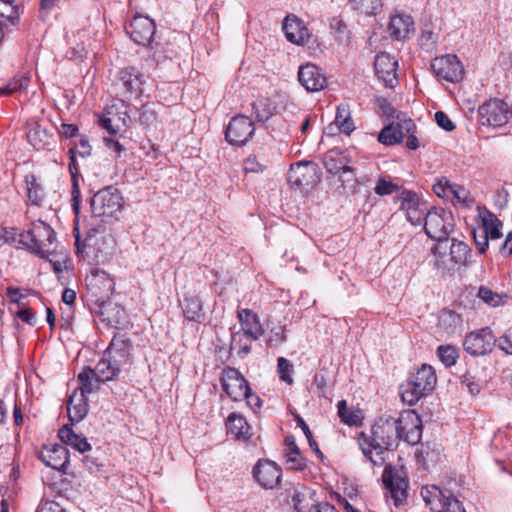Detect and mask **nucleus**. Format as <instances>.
Listing matches in <instances>:
<instances>
[{"label":"nucleus","mask_w":512,"mask_h":512,"mask_svg":"<svg viewBox=\"0 0 512 512\" xmlns=\"http://www.w3.org/2000/svg\"><path fill=\"white\" fill-rule=\"evenodd\" d=\"M401 426L393 417L379 418L371 427L370 434L361 432L358 437L359 446L364 456L377 467L385 465V451L393 449L399 439Z\"/></svg>","instance_id":"1"},{"label":"nucleus","mask_w":512,"mask_h":512,"mask_svg":"<svg viewBox=\"0 0 512 512\" xmlns=\"http://www.w3.org/2000/svg\"><path fill=\"white\" fill-rule=\"evenodd\" d=\"M114 285V281L103 270L92 272L88 284L93 296L96 297L92 311L102 317L103 322H107L111 326L119 324L124 315V310L109 300L113 294Z\"/></svg>","instance_id":"2"},{"label":"nucleus","mask_w":512,"mask_h":512,"mask_svg":"<svg viewBox=\"0 0 512 512\" xmlns=\"http://www.w3.org/2000/svg\"><path fill=\"white\" fill-rule=\"evenodd\" d=\"M6 242H13L19 248H25L35 255L46 258L51 253V246L56 241L54 230L45 222L37 220L31 228L18 235L5 231Z\"/></svg>","instance_id":"3"},{"label":"nucleus","mask_w":512,"mask_h":512,"mask_svg":"<svg viewBox=\"0 0 512 512\" xmlns=\"http://www.w3.org/2000/svg\"><path fill=\"white\" fill-rule=\"evenodd\" d=\"M90 206L93 216L103 222L117 220L123 207V197L117 188L107 186L92 196Z\"/></svg>","instance_id":"4"},{"label":"nucleus","mask_w":512,"mask_h":512,"mask_svg":"<svg viewBox=\"0 0 512 512\" xmlns=\"http://www.w3.org/2000/svg\"><path fill=\"white\" fill-rule=\"evenodd\" d=\"M144 76L134 67L119 69L112 79V88L122 101L139 98L143 89Z\"/></svg>","instance_id":"5"},{"label":"nucleus","mask_w":512,"mask_h":512,"mask_svg":"<svg viewBox=\"0 0 512 512\" xmlns=\"http://www.w3.org/2000/svg\"><path fill=\"white\" fill-rule=\"evenodd\" d=\"M424 230L428 237L435 241L448 239L454 229L452 212L442 208L432 207L423 220Z\"/></svg>","instance_id":"6"},{"label":"nucleus","mask_w":512,"mask_h":512,"mask_svg":"<svg viewBox=\"0 0 512 512\" xmlns=\"http://www.w3.org/2000/svg\"><path fill=\"white\" fill-rule=\"evenodd\" d=\"M382 481L387 490V500L391 499L396 507L402 505L408 496L409 482L407 478L398 471L395 472L392 466L388 465L383 471Z\"/></svg>","instance_id":"7"},{"label":"nucleus","mask_w":512,"mask_h":512,"mask_svg":"<svg viewBox=\"0 0 512 512\" xmlns=\"http://www.w3.org/2000/svg\"><path fill=\"white\" fill-rule=\"evenodd\" d=\"M431 68L439 80L451 83L459 82L464 76V67L454 54L435 57L431 61Z\"/></svg>","instance_id":"8"},{"label":"nucleus","mask_w":512,"mask_h":512,"mask_svg":"<svg viewBox=\"0 0 512 512\" xmlns=\"http://www.w3.org/2000/svg\"><path fill=\"white\" fill-rule=\"evenodd\" d=\"M254 122L245 115H237L231 118L226 131L225 138L233 146L245 145L254 135Z\"/></svg>","instance_id":"9"},{"label":"nucleus","mask_w":512,"mask_h":512,"mask_svg":"<svg viewBox=\"0 0 512 512\" xmlns=\"http://www.w3.org/2000/svg\"><path fill=\"white\" fill-rule=\"evenodd\" d=\"M481 125L502 127L510 117L508 105L499 99H491L482 104L478 109Z\"/></svg>","instance_id":"10"},{"label":"nucleus","mask_w":512,"mask_h":512,"mask_svg":"<svg viewBox=\"0 0 512 512\" xmlns=\"http://www.w3.org/2000/svg\"><path fill=\"white\" fill-rule=\"evenodd\" d=\"M496 338L489 327H485L465 336L464 350L472 356H483L492 352Z\"/></svg>","instance_id":"11"},{"label":"nucleus","mask_w":512,"mask_h":512,"mask_svg":"<svg viewBox=\"0 0 512 512\" xmlns=\"http://www.w3.org/2000/svg\"><path fill=\"white\" fill-rule=\"evenodd\" d=\"M221 384L225 393L233 401H241L244 397H248L251 392L247 380L236 368L227 367L223 370Z\"/></svg>","instance_id":"12"},{"label":"nucleus","mask_w":512,"mask_h":512,"mask_svg":"<svg viewBox=\"0 0 512 512\" xmlns=\"http://www.w3.org/2000/svg\"><path fill=\"white\" fill-rule=\"evenodd\" d=\"M400 200V209L405 212L407 220L414 226L421 225L428 211L426 202L409 190L401 192Z\"/></svg>","instance_id":"13"},{"label":"nucleus","mask_w":512,"mask_h":512,"mask_svg":"<svg viewBox=\"0 0 512 512\" xmlns=\"http://www.w3.org/2000/svg\"><path fill=\"white\" fill-rule=\"evenodd\" d=\"M125 29L136 44L147 45L153 39L156 26L155 22L148 16L136 15Z\"/></svg>","instance_id":"14"},{"label":"nucleus","mask_w":512,"mask_h":512,"mask_svg":"<svg viewBox=\"0 0 512 512\" xmlns=\"http://www.w3.org/2000/svg\"><path fill=\"white\" fill-rule=\"evenodd\" d=\"M397 426H401L399 439L409 444H417L422 437V421L415 411H405L397 418Z\"/></svg>","instance_id":"15"},{"label":"nucleus","mask_w":512,"mask_h":512,"mask_svg":"<svg viewBox=\"0 0 512 512\" xmlns=\"http://www.w3.org/2000/svg\"><path fill=\"white\" fill-rule=\"evenodd\" d=\"M323 165L329 174L337 175L342 173L351 176L347 179L339 178L343 186H345L346 183L356 182L354 169L347 165V158L344 153L337 150L328 151L323 157Z\"/></svg>","instance_id":"16"},{"label":"nucleus","mask_w":512,"mask_h":512,"mask_svg":"<svg viewBox=\"0 0 512 512\" xmlns=\"http://www.w3.org/2000/svg\"><path fill=\"white\" fill-rule=\"evenodd\" d=\"M253 477L265 489L275 488L281 481V468L270 460H259L253 468Z\"/></svg>","instance_id":"17"},{"label":"nucleus","mask_w":512,"mask_h":512,"mask_svg":"<svg viewBox=\"0 0 512 512\" xmlns=\"http://www.w3.org/2000/svg\"><path fill=\"white\" fill-rule=\"evenodd\" d=\"M398 62L387 52H380L374 60L375 73L379 80L387 87L393 88L397 84L396 71Z\"/></svg>","instance_id":"18"},{"label":"nucleus","mask_w":512,"mask_h":512,"mask_svg":"<svg viewBox=\"0 0 512 512\" xmlns=\"http://www.w3.org/2000/svg\"><path fill=\"white\" fill-rule=\"evenodd\" d=\"M317 165L310 162H299L291 165L288 180L289 182L299 188L312 186L316 182Z\"/></svg>","instance_id":"19"},{"label":"nucleus","mask_w":512,"mask_h":512,"mask_svg":"<svg viewBox=\"0 0 512 512\" xmlns=\"http://www.w3.org/2000/svg\"><path fill=\"white\" fill-rule=\"evenodd\" d=\"M298 80L310 92L320 91L327 84L326 76L318 66L312 63H307L299 68Z\"/></svg>","instance_id":"20"},{"label":"nucleus","mask_w":512,"mask_h":512,"mask_svg":"<svg viewBox=\"0 0 512 512\" xmlns=\"http://www.w3.org/2000/svg\"><path fill=\"white\" fill-rule=\"evenodd\" d=\"M282 30L286 39L296 45H304L310 38V32L305 23L296 15H287Z\"/></svg>","instance_id":"21"},{"label":"nucleus","mask_w":512,"mask_h":512,"mask_svg":"<svg viewBox=\"0 0 512 512\" xmlns=\"http://www.w3.org/2000/svg\"><path fill=\"white\" fill-rule=\"evenodd\" d=\"M39 459L54 470L65 472L69 464V450L62 444L44 447L39 453Z\"/></svg>","instance_id":"22"},{"label":"nucleus","mask_w":512,"mask_h":512,"mask_svg":"<svg viewBox=\"0 0 512 512\" xmlns=\"http://www.w3.org/2000/svg\"><path fill=\"white\" fill-rule=\"evenodd\" d=\"M68 155H69V159H70L69 164H68V170L71 174V183H72V187H71L72 209L77 218L80 213L81 194H80V188H79V178L81 177V174H80L79 168L77 166V162H76L77 154L74 152V150L69 149ZM77 224H78V222L76 220L75 228H74V231L76 232V235H75L76 241L79 240V232H78Z\"/></svg>","instance_id":"23"},{"label":"nucleus","mask_w":512,"mask_h":512,"mask_svg":"<svg viewBox=\"0 0 512 512\" xmlns=\"http://www.w3.org/2000/svg\"><path fill=\"white\" fill-rule=\"evenodd\" d=\"M130 350V340L125 335L118 333L114 335L104 353L113 358L114 362L127 367L130 364Z\"/></svg>","instance_id":"24"},{"label":"nucleus","mask_w":512,"mask_h":512,"mask_svg":"<svg viewBox=\"0 0 512 512\" xmlns=\"http://www.w3.org/2000/svg\"><path fill=\"white\" fill-rule=\"evenodd\" d=\"M237 318L241 324L244 335L250 340H258L263 334L264 329L260 323L258 315L251 309H239Z\"/></svg>","instance_id":"25"},{"label":"nucleus","mask_w":512,"mask_h":512,"mask_svg":"<svg viewBox=\"0 0 512 512\" xmlns=\"http://www.w3.org/2000/svg\"><path fill=\"white\" fill-rule=\"evenodd\" d=\"M316 493L304 485L295 488L292 502L297 512H315L321 504L316 498Z\"/></svg>","instance_id":"26"},{"label":"nucleus","mask_w":512,"mask_h":512,"mask_svg":"<svg viewBox=\"0 0 512 512\" xmlns=\"http://www.w3.org/2000/svg\"><path fill=\"white\" fill-rule=\"evenodd\" d=\"M451 495L452 493L450 491H443L436 485H426L421 489L423 501L432 512H440L443 510L446 500H449Z\"/></svg>","instance_id":"27"},{"label":"nucleus","mask_w":512,"mask_h":512,"mask_svg":"<svg viewBox=\"0 0 512 512\" xmlns=\"http://www.w3.org/2000/svg\"><path fill=\"white\" fill-rule=\"evenodd\" d=\"M180 306L184 317L192 322L202 323L206 319L203 301L199 295L185 294Z\"/></svg>","instance_id":"28"},{"label":"nucleus","mask_w":512,"mask_h":512,"mask_svg":"<svg viewBox=\"0 0 512 512\" xmlns=\"http://www.w3.org/2000/svg\"><path fill=\"white\" fill-rule=\"evenodd\" d=\"M388 31L393 39L404 40L414 32V21L409 15L396 14L390 19Z\"/></svg>","instance_id":"29"},{"label":"nucleus","mask_w":512,"mask_h":512,"mask_svg":"<svg viewBox=\"0 0 512 512\" xmlns=\"http://www.w3.org/2000/svg\"><path fill=\"white\" fill-rule=\"evenodd\" d=\"M89 405L86 395L73 391L67 402V412L70 422L79 423L88 413Z\"/></svg>","instance_id":"30"},{"label":"nucleus","mask_w":512,"mask_h":512,"mask_svg":"<svg viewBox=\"0 0 512 512\" xmlns=\"http://www.w3.org/2000/svg\"><path fill=\"white\" fill-rule=\"evenodd\" d=\"M96 371L89 367L85 366L79 372L77 376L78 387L75 391H78L87 396V394L95 393L100 389L102 380L98 377Z\"/></svg>","instance_id":"31"},{"label":"nucleus","mask_w":512,"mask_h":512,"mask_svg":"<svg viewBox=\"0 0 512 512\" xmlns=\"http://www.w3.org/2000/svg\"><path fill=\"white\" fill-rule=\"evenodd\" d=\"M227 433L236 440L246 441L250 439V426L246 419L239 413L233 412L227 418Z\"/></svg>","instance_id":"32"},{"label":"nucleus","mask_w":512,"mask_h":512,"mask_svg":"<svg viewBox=\"0 0 512 512\" xmlns=\"http://www.w3.org/2000/svg\"><path fill=\"white\" fill-rule=\"evenodd\" d=\"M126 368V366H122L116 361L114 362V359L109 355L104 354L103 358L98 361L93 369L98 373L97 375L100 377V380L106 382L113 381L118 378L121 370Z\"/></svg>","instance_id":"33"},{"label":"nucleus","mask_w":512,"mask_h":512,"mask_svg":"<svg viewBox=\"0 0 512 512\" xmlns=\"http://www.w3.org/2000/svg\"><path fill=\"white\" fill-rule=\"evenodd\" d=\"M413 386L420 388L426 394L430 393L437 382V377L432 366L423 364L413 377Z\"/></svg>","instance_id":"34"},{"label":"nucleus","mask_w":512,"mask_h":512,"mask_svg":"<svg viewBox=\"0 0 512 512\" xmlns=\"http://www.w3.org/2000/svg\"><path fill=\"white\" fill-rule=\"evenodd\" d=\"M60 440L67 445H70L80 453H85L91 450V445L85 437L76 434L71 427L64 425L58 431Z\"/></svg>","instance_id":"35"},{"label":"nucleus","mask_w":512,"mask_h":512,"mask_svg":"<svg viewBox=\"0 0 512 512\" xmlns=\"http://www.w3.org/2000/svg\"><path fill=\"white\" fill-rule=\"evenodd\" d=\"M252 111L256 120L264 123L275 114L276 106L271 99L261 96L254 101Z\"/></svg>","instance_id":"36"},{"label":"nucleus","mask_w":512,"mask_h":512,"mask_svg":"<svg viewBox=\"0 0 512 512\" xmlns=\"http://www.w3.org/2000/svg\"><path fill=\"white\" fill-rule=\"evenodd\" d=\"M334 123L341 132L347 135H350L355 130L349 104L341 103L338 105Z\"/></svg>","instance_id":"37"},{"label":"nucleus","mask_w":512,"mask_h":512,"mask_svg":"<svg viewBox=\"0 0 512 512\" xmlns=\"http://www.w3.org/2000/svg\"><path fill=\"white\" fill-rule=\"evenodd\" d=\"M482 229L490 240H497L502 237L501 227L502 222L491 212L487 211L485 215L481 217Z\"/></svg>","instance_id":"38"},{"label":"nucleus","mask_w":512,"mask_h":512,"mask_svg":"<svg viewBox=\"0 0 512 512\" xmlns=\"http://www.w3.org/2000/svg\"><path fill=\"white\" fill-rule=\"evenodd\" d=\"M450 256L455 264L467 265L471 258V249L465 242L452 239Z\"/></svg>","instance_id":"39"},{"label":"nucleus","mask_w":512,"mask_h":512,"mask_svg":"<svg viewBox=\"0 0 512 512\" xmlns=\"http://www.w3.org/2000/svg\"><path fill=\"white\" fill-rule=\"evenodd\" d=\"M338 416L341 421L349 426H358L362 423V412L361 410H350L345 400H341L337 404Z\"/></svg>","instance_id":"40"},{"label":"nucleus","mask_w":512,"mask_h":512,"mask_svg":"<svg viewBox=\"0 0 512 512\" xmlns=\"http://www.w3.org/2000/svg\"><path fill=\"white\" fill-rule=\"evenodd\" d=\"M30 144L37 150L45 148L49 144L50 135L46 128L35 124L27 133Z\"/></svg>","instance_id":"41"},{"label":"nucleus","mask_w":512,"mask_h":512,"mask_svg":"<svg viewBox=\"0 0 512 512\" xmlns=\"http://www.w3.org/2000/svg\"><path fill=\"white\" fill-rule=\"evenodd\" d=\"M26 188H27V196L30 202L33 205L40 206L44 194L41 185L38 183V180L34 174H29L25 178Z\"/></svg>","instance_id":"42"},{"label":"nucleus","mask_w":512,"mask_h":512,"mask_svg":"<svg viewBox=\"0 0 512 512\" xmlns=\"http://www.w3.org/2000/svg\"><path fill=\"white\" fill-rule=\"evenodd\" d=\"M401 399L410 406L415 405L423 396L427 395L420 388L413 386V382L409 381L400 387Z\"/></svg>","instance_id":"43"},{"label":"nucleus","mask_w":512,"mask_h":512,"mask_svg":"<svg viewBox=\"0 0 512 512\" xmlns=\"http://www.w3.org/2000/svg\"><path fill=\"white\" fill-rule=\"evenodd\" d=\"M249 338L240 331L232 334L230 349L236 350L240 358L246 357L251 352V343Z\"/></svg>","instance_id":"44"},{"label":"nucleus","mask_w":512,"mask_h":512,"mask_svg":"<svg viewBox=\"0 0 512 512\" xmlns=\"http://www.w3.org/2000/svg\"><path fill=\"white\" fill-rule=\"evenodd\" d=\"M436 354L439 360L446 366L451 367L456 364L457 359L459 358L458 349L452 345H440Z\"/></svg>","instance_id":"45"},{"label":"nucleus","mask_w":512,"mask_h":512,"mask_svg":"<svg viewBox=\"0 0 512 512\" xmlns=\"http://www.w3.org/2000/svg\"><path fill=\"white\" fill-rule=\"evenodd\" d=\"M350 4L365 15H375L382 7L381 0H350Z\"/></svg>","instance_id":"46"},{"label":"nucleus","mask_w":512,"mask_h":512,"mask_svg":"<svg viewBox=\"0 0 512 512\" xmlns=\"http://www.w3.org/2000/svg\"><path fill=\"white\" fill-rule=\"evenodd\" d=\"M0 17L5 18L12 25L16 24L19 19V11L14 0H0Z\"/></svg>","instance_id":"47"},{"label":"nucleus","mask_w":512,"mask_h":512,"mask_svg":"<svg viewBox=\"0 0 512 512\" xmlns=\"http://www.w3.org/2000/svg\"><path fill=\"white\" fill-rule=\"evenodd\" d=\"M378 141L384 145H394L402 141L394 124L385 126L378 136Z\"/></svg>","instance_id":"48"},{"label":"nucleus","mask_w":512,"mask_h":512,"mask_svg":"<svg viewBox=\"0 0 512 512\" xmlns=\"http://www.w3.org/2000/svg\"><path fill=\"white\" fill-rule=\"evenodd\" d=\"M477 296L486 304L497 307L503 304V296L492 291L489 287L480 286Z\"/></svg>","instance_id":"49"},{"label":"nucleus","mask_w":512,"mask_h":512,"mask_svg":"<svg viewBox=\"0 0 512 512\" xmlns=\"http://www.w3.org/2000/svg\"><path fill=\"white\" fill-rule=\"evenodd\" d=\"M285 456L289 469L303 470L306 468V459L301 455L298 447H295L293 452H285Z\"/></svg>","instance_id":"50"},{"label":"nucleus","mask_w":512,"mask_h":512,"mask_svg":"<svg viewBox=\"0 0 512 512\" xmlns=\"http://www.w3.org/2000/svg\"><path fill=\"white\" fill-rule=\"evenodd\" d=\"M139 122L144 127L148 128L154 126L157 122V112L153 105L145 104L141 107L139 113Z\"/></svg>","instance_id":"51"},{"label":"nucleus","mask_w":512,"mask_h":512,"mask_svg":"<svg viewBox=\"0 0 512 512\" xmlns=\"http://www.w3.org/2000/svg\"><path fill=\"white\" fill-rule=\"evenodd\" d=\"M277 370L282 381L286 382L287 384L293 383L292 373L294 368L289 360L284 357H279L277 359Z\"/></svg>","instance_id":"52"},{"label":"nucleus","mask_w":512,"mask_h":512,"mask_svg":"<svg viewBox=\"0 0 512 512\" xmlns=\"http://www.w3.org/2000/svg\"><path fill=\"white\" fill-rule=\"evenodd\" d=\"M330 28L333 31L337 41L344 42L349 39V31L347 25L341 19L333 18L330 22Z\"/></svg>","instance_id":"53"},{"label":"nucleus","mask_w":512,"mask_h":512,"mask_svg":"<svg viewBox=\"0 0 512 512\" xmlns=\"http://www.w3.org/2000/svg\"><path fill=\"white\" fill-rule=\"evenodd\" d=\"M294 419L295 421L297 422V425L301 428V430L303 431V433L305 434L307 440H308V443L310 445V447L318 454H321V451L318 447V444L317 442L315 441V439L313 438V435H312V432L309 428V426L307 425V423L304 421V419L299 415V414H295L294 415Z\"/></svg>","instance_id":"54"},{"label":"nucleus","mask_w":512,"mask_h":512,"mask_svg":"<svg viewBox=\"0 0 512 512\" xmlns=\"http://www.w3.org/2000/svg\"><path fill=\"white\" fill-rule=\"evenodd\" d=\"M472 234L479 253H485L489 245V239L485 234V231L480 226L476 229H473Z\"/></svg>","instance_id":"55"},{"label":"nucleus","mask_w":512,"mask_h":512,"mask_svg":"<svg viewBox=\"0 0 512 512\" xmlns=\"http://www.w3.org/2000/svg\"><path fill=\"white\" fill-rule=\"evenodd\" d=\"M29 82L30 78L26 74L17 75L7 83V91L14 93L19 90L26 89L29 85Z\"/></svg>","instance_id":"56"},{"label":"nucleus","mask_w":512,"mask_h":512,"mask_svg":"<svg viewBox=\"0 0 512 512\" xmlns=\"http://www.w3.org/2000/svg\"><path fill=\"white\" fill-rule=\"evenodd\" d=\"M448 191L458 200L460 203H467L469 201L470 193L463 186L458 184L449 183L446 181Z\"/></svg>","instance_id":"57"},{"label":"nucleus","mask_w":512,"mask_h":512,"mask_svg":"<svg viewBox=\"0 0 512 512\" xmlns=\"http://www.w3.org/2000/svg\"><path fill=\"white\" fill-rule=\"evenodd\" d=\"M396 128L398 133L400 134L401 139L403 140L407 135L416 132V125L411 119H399L396 124Z\"/></svg>","instance_id":"58"},{"label":"nucleus","mask_w":512,"mask_h":512,"mask_svg":"<svg viewBox=\"0 0 512 512\" xmlns=\"http://www.w3.org/2000/svg\"><path fill=\"white\" fill-rule=\"evenodd\" d=\"M460 382L461 385L465 386L473 396L478 395L481 391L480 384L468 373L461 376Z\"/></svg>","instance_id":"59"},{"label":"nucleus","mask_w":512,"mask_h":512,"mask_svg":"<svg viewBox=\"0 0 512 512\" xmlns=\"http://www.w3.org/2000/svg\"><path fill=\"white\" fill-rule=\"evenodd\" d=\"M397 189V185L390 181H386L383 178H380L377 182V185L374 189L375 193L384 196V195H390Z\"/></svg>","instance_id":"60"},{"label":"nucleus","mask_w":512,"mask_h":512,"mask_svg":"<svg viewBox=\"0 0 512 512\" xmlns=\"http://www.w3.org/2000/svg\"><path fill=\"white\" fill-rule=\"evenodd\" d=\"M70 149L74 150V152L81 157H87L91 154V146L88 138L85 136H81L79 142Z\"/></svg>","instance_id":"61"},{"label":"nucleus","mask_w":512,"mask_h":512,"mask_svg":"<svg viewBox=\"0 0 512 512\" xmlns=\"http://www.w3.org/2000/svg\"><path fill=\"white\" fill-rule=\"evenodd\" d=\"M435 121L439 127L445 131H453L455 129L454 123L450 120L448 115L443 111H437L435 113Z\"/></svg>","instance_id":"62"},{"label":"nucleus","mask_w":512,"mask_h":512,"mask_svg":"<svg viewBox=\"0 0 512 512\" xmlns=\"http://www.w3.org/2000/svg\"><path fill=\"white\" fill-rule=\"evenodd\" d=\"M446 504L444 505V509L440 512H466V509L463 503L458 500L453 494L446 500Z\"/></svg>","instance_id":"63"},{"label":"nucleus","mask_w":512,"mask_h":512,"mask_svg":"<svg viewBox=\"0 0 512 512\" xmlns=\"http://www.w3.org/2000/svg\"><path fill=\"white\" fill-rule=\"evenodd\" d=\"M243 169L245 172H253V173H256V172H259V171H263L264 169V166L261 165L257 160H256V157L254 156H249L248 158L245 159L244 163H243Z\"/></svg>","instance_id":"64"}]
</instances>
